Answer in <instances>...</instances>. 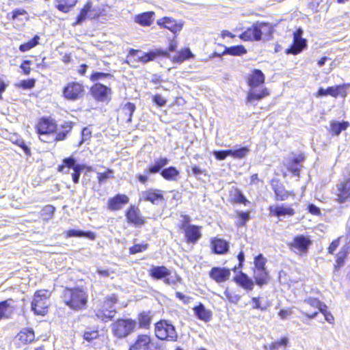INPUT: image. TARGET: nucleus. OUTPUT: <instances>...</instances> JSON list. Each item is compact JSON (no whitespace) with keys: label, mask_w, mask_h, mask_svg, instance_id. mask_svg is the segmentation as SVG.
<instances>
[{"label":"nucleus","mask_w":350,"mask_h":350,"mask_svg":"<svg viewBox=\"0 0 350 350\" xmlns=\"http://www.w3.org/2000/svg\"><path fill=\"white\" fill-rule=\"evenodd\" d=\"M265 77L259 69H254L248 77L250 90L246 103L253 104L255 100H260L269 94L268 90L263 86Z\"/></svg>","instance_id":"obj_1"},{"label":"nucleus","mask_w":350,"mask_h":350,"mask_svg":"<svg viewBox=\"0 0 350 350\" xmlns=\"http://www.w3.org/2000/svg\"><path fill=\"white\" fill-rule=\"evenodd\" d=\"M64 303L71 310L75 311L86 308L88 294L81 287L65 288L62 294Z\"/></svg>","instance_id":"obj_2"},{"label":"nucleus","mask_w":350,"mask_h":350,"mask_svg":"<svg viewBox=\"0 0 350 350\" xmlns=\"http://www.w3.org/2000/svg\"><path fill=\"white\" fill-rule=\"evenodd\" d=\"M170 162L167 157H160L154 159L153 165H150L144 170V172L148 174L160 173L161 176L166 180L175 181L179 176L180 172L174 166L164 168Z\"/></svg>","instance_id":"obj_3"},{"label":"nucleus","mask_w":350,"mask_h":350,"mask_svg":"<svg viewBox=\"0 0 350 350\" xmlns=\"http://www.w3.org/2000/svg\"><path fill=\"white\" fill-rule=\"evenodd\" d=\"M156 337L160 340L175 342L178 339L176 328L169 321L161 320L154 325Z\"/></svg>","instance_id":"obj_4"},{"label":"nucleus","mask_w":350,"mask_h":350,"mask_svg":"<svg viewBox=\"0 0 350 350\" xmlns=\"http://www.w3.org/2000/svg\"><path fill=\"white\" fill-rule=\"evenodd\" d=\"M105 12L103 5H94L91 1H88L81 10L74 25H80L87 18L90 20L98 18L100 16L105 15Z\"/></svg>","instance_id":"obj_5"},{"label":"nucleus","mask_w":350,"mask_h":350,"mask_svg":"<svg viewBox=\"0 0 350 350\" xmlns=\"http://www.w3.org/2000/svg\"><path fill=\"white\" fill-rule=\"evenodd\" d=\"M136 325V321L131 319H120L113 323L111 327L114 336L124 338L133 332Z\"/></svg>","instance_id":"obj_6"},{"label":"nucleus","mask_w":350,"mask_h":350,"mask_svg":"<svg viewBox=\"0 0 350 350\" xmlns=\"http://www.w3.org/2000/svg\"><path fill=\"white\" fill-rule=\"evenodd\" d=\"M49 294L46 290L37 291L31 302V310L35 314L44 316L48 312Z\"/></svg>","instance_id":"obj_7"},{"label":"nucleus","mask_w":350,"mask_h":350,"mask_svg":"<svg viewBox=\"0 0 350 350\" xmlns=\"http://www.w3.org/2000/svg\"><path fill=\"white\" fill-rule=\"evenodd\" d=\"M116 302L117 298L115 295L105 297L101 308L96 312V317L103 321L111 320L116 313L115 308Z\"/></svg>","instance_id":"obj_8"},{"label":"nucleus","mask_w":350,"mask_h":350,"mask_svg":"<svg viewBox=\"0 0 350 350\" xmlns=\"http://www.w3.org/2000/svg\"><path fill=\"white\" fill-rule=\"evenodd\" d=\"M149 275L154 280H163L167 285L175 284L176 281L171 275V271L163 265H152L148 270Z\"/></svg>","instance_id":"obj_9"},{"label":"nucleus","mask_w":350,"mask_h":350,"mask_svg":"<svg viewBox=\"0 0 350 350\" xmlns=\"http://www.w3.org/2000/svg\"><path fill=\"white\" fill-rule=\"evenodd\" d=\"M129 54V55L137 57L139 62L146 64L149 62L154 60L155 58L159 56H166L167 55V52L161 49H156L147 53L139 50L131 49Z\"/></svg>","instance_id":"obj_10"},{"label":"nucleus","mask_w":350,"mask_h":350,"mask_svg":"<svg viewBox=\"0 0 350 350\" xmlns=\"http://www.w3.org/2000/svg\"><path fill=\"white\" fill-rule=\"evenodd\" d=\"M90 92L94 98L98 102H108L111 99V88L100 83L93 85L90 88Z\"/></svg>","instance_id":"obj_11"},{"label":"nucleus","mask_w":350,"mask_h":350,"mask_svg":"<svg viewBox=\"0 0 350 350\" xmlns=\"http://www.w3.org/2000/svg\"><path fill=\"white\" fill-rule=\"evenodd\" d=\"M140 200L150 202L154 205H159L164 201L163 191L154 188H150L142 191L139 194Z\"/></svg>","instance_id":"obj_12"},{"label":"nucleus","mask_w":350,"mask_h":350,"mask_svg":"<svg viewBox=\"0 0 350 350\" xmlns=\"http://www.w3.org/2000/svg\"><path fill=\"white\" fill-rule=\"evenodd\" d=\"M83 86L77 82L68 83L63 90L64 97L71 100H75L80 98L83 95Z\"/></svg>","instance_id":"obj_13"},{"label":"nucleus","mask_w":350,"mask_h":350,"mask_svg":"<svg viewBox=\"0 0 350 350\" xmlns=\"http://www.w3.org/2000/svg\"><path fill=\"white\" fill-rule=\"evenodd\" d=\"M311 244L310 239L303 234L297 235L294 239L292 243H289L290 248L299 253H305L308 251L309 246Z\"/></svg>","instance_id":"obj_14"},{"label":"nucleus","mask_w":350,"mask_h":350,"mask_svg":"<svg viewBox=\"0 0 350 350\" xmlns=\"http://www.w3.org/2000/svg\"><path fill=\"white\" fill-rule=\"evenodd\" d=\"M336 195L340 203L345 202L350 197V174L343 181L337 184Z\"/></svg>","instance_id":"obj_15"},{"label":"nucleus","mask_w":350,"mask_h":350,"mask_svg":"<svg viewBox=\"0 0 350 350\" xmlns=\"http://www.w3.org/2000/svg\"><path fill=\"white\" fill-rule=\"evenodd\" d=\"M125 216L127 221L135 227H140L145 224V219L141 215L139 209L133 205L128 208Z\"/></svg>","instance_id":"obj_16"},{"label":"nucleus","mask_w":350,"mask_h":350,"mask_svg":"<svg viewBox=\"0 0 350 350\" xmlns=\"http://www.w3.org/2000/svg\"><path fill=\"white\" fill-rule=\"evenodd\" d=\"M271 187L274 191L275 200L278 201H285L289 196H295L293 191H287L278 180H272Z\"/></svg>","instance_id":"obj_17"},{"label":"nucleus","mask_w":350,"mask_h":350,"mask_svg":"<svg viewBox=\"0 0 350 350\" xmlns=\"http://www.w3.org/2000/svg\"><path fill=\"white\" fill-rule=\"evenodd\" d=\"M157 24L160 27L170 30L174 34L180 31L183 26V23L181 21L177 22L172 17H163L160 18L157 20Z\"/></svg>","instance_id":"obj_18"},{"label":"nucleus","mask_w":350,"mask_h":350,"mask_svg":"<svg viewBox=\"0 0 350 350\" xmlns=\"http://www.w3.org/2000/svg\"><path fill=\"white\" fill-rule=\"evenodd\" d=\"M268 210L271 215L278 217L286 216L291 217L295 213V210L291 206L286 204L269 206Z\"/></svg>","instance_id":"obj_19"},{"label":"nucleus","mask_w":350,"mask_h":350,"mask_svg":"<svg viewBox=\"0 0 350 350\" xmlns=\"http://www.w3.org/2000/svg\"><path fill=\"white\" fill-rule=\"evenodd\" d=\"M209 276L217 283L228 280L230 276V271L226 267H214L209 271Z\"/></svg>","instance_id":"obj_20"},{"label":"nucleus","mask_w":350,"mask_h":350,"mask_svg":"<svg viewBox=\"0 0 350 350\" xmlns=\"http://www.w3.org/2000/svg\"><path fill=\"white\" fill-rule=\"evenodd\" d=\"M129 201V197L125 194H117L110 198L107 201V208L112 211H118L122 208L123 206Z\"/></svg>","instance_id":"obj_21"},{"label":"nucleus","mask_w":350,"mask_h":350,"mask_svg":"<svg viewBox=\"0 0 350 350\" xmlns=\"http://www.w3.org/2000/svg\"><path fill=\"white\" fill-rule=\"evenodd\" d=\"M183 228L185 230L187 241L189 243H196L202 237L199 226L183 224Z\"/></svg>","instance_id":"obj_22"},{"label":"nucleus","mask_w":350,"mask_h":350,"mask_svg":"<svg viewBox=\"0 0 350 350\" xmlns=\"http://www.w3.org/2000/svg\"><path fill=\"white\" fill-rule=\"evenodd\" d=\"M14 300L8 299L0 301V321L2 319H10L12 317L16 310L13 306Z\"/></svg>","instance_id":"obj_23"},{"label":"nucleus","mask_w":350,"mask_h":350,"mask_svg":"<svg viewBox=\"0 0 350 350\" xmlns=\"http://www.w3.org/2000/svg\"><path fill=\"white\" fill-rule=\"evenodd\" d=\"M36 129L38 133H55L57 124L53 119L44 117L40 120Z\"/></svg>","instance_id":"obj_24"},{"label":"nucleus","mask_w":350,"mask_h":350,"mask_svg":"<svg viewBox=\"0 0 350 350\" xmlns=\"http://www.w3.org/2000/svg\"><path fill=\"white\" fill-rule=\"evenodd\" d=\"M234 282L247 291H252L254 287V282L246 273L240 271L234 277Z\"/></svg>","instance_id":"obj_25"},{"label":"nucleus","mask_w":350,"mask_h":350,"mask_svg":"<svg viewBox=\"0 0 350 350\" xmlns=\"http://www.w3.org/2000/svg\"><path fill=\"white\" fill-rule=\"evenodd\" d=\"M239 38L244 41H259L260 36L257 23L253 24L243 32Z\"/></svg>","instance_id":"obj_26"},{"label":"nucleus","mask_w":350,"mask_h":350,"mask_svg":"<svg viewBox=\"0 0 350 350\" xmlns=\"http://www.w3.org/2000/svg\"><path fill=\"white\" fill-rule=\"evenodd\" d=\"M212 250L217 254H225L229 250V243L224 239L214 238L211 239Z\"/></svg>","instance_id":"obj_27"},{"label":"nucleus","mask_w":350,"mask_h":350,"mask_svg":"<svg viewBox=\"0 0 350 350\" xmlns=\"http://www.w3.org/2000/svg\"><path fill=\"white\" fill-rule=\"evenodd\" d=\"M28 12L23 8H16L8 13L7 18L13 21H19L21 23L26 22L29 20Z\"/></svg>","instance_id":"obj_28"},{"label":"nucleus","mask_w":350,"mask_h":350,"mask_svg":"<svg viewBox=\"0 0 350 350\" xmlns=\"http://www.w3.org/2000/svg\"><path fill=\"white\" fill-rule=\"evenodd\" d=\"M16 338L23 345L29 344L35 339L34 331L31 327L23 328L17 334Z\"/></svg>","instance_id":"obj_29"},{"label":"nucleus","mask_w":350,"mask_h":350,"mask_svg":"<svg viewBox=\"0 0 350 350\" xmlns=\"http://www.w3.org/2000/svg\"><path fill=\"white\" fill-rule=\"evenodd\" d=\"M307 46V40L304 38L293 39V44L286 50L287 54L297 55Z\"/></svg>","instance_id":"obj_30"},{"label":"nucleus","mask_w":350,"mask_h":350,"mask_svg":"<svg viewBox=\"0 0 350 350\" xmlns=\"http://www.w3.org/2000/svg\"><path fill=\"white\" fill-rule=\"evenodd\" d=\"M151 342L150 337L146 334L139 335L133 345H132L129 350H142L146 349Z\"/></svg>","instance_id":"obj_31"},{"label":"nucleus","mask_w":350,"mask_h":350,"mask_svg":"<svg viewBox=\"0 0 350 350\" xmlns=\"http://www.w3.org/2000/svg\"><path fill=\"white\" fill-rule=\"evenodd\" d=\"M254 278L255 283L259 286H262L267 284L269 280V274L266 269H254Z\"/></svg>","instance_id":"obj_32"},{"label":"nucleus","mask_w":350,"mask_h":350,"mask_svg":"<svg viewBox=\"0 0 350 350\" xmlns=\"http://www.w3.org/2000/svg\"><path fill=\"white\" fill-rule=\"evenodd\" d=\"M154 12H146L135 16V22L142 26H150L153 22Z\"/></svg>","instance_id":"obj_33"},{"label":"nucleus","mask_w":350,"mask_h":350,"mask_svg":"<svg viewBox=\"0 0 350 350\" xmlns=\"http://www.w3.org/2000/svg\"><path fill=\"white\" fill-rule=\"evenodd\" d=\"M349 126L348 121L333 120L330 122V133L332 135H339L342 131H345Z\"/></svg>","instance_id":"obj_34"},{"label":"nucleus","mask_w":350,"mask_h":350,"mask_svg":"<svg viewBox=\"0 0 350 350\" xmlns=\"http://www.w3.org/2000/svg\"><path fill=\"white\" fill-rule=\"evenodd\" d=\"M195 315L202 321L208 322L211 320L212 313L210 310L205 308L202 304L195 306L193 308Z\"/></svg>","instance_id":"obj_35"},{"label":"nucleus","mask_w":350,"mask_h":350,"mask_svg":"<svg viewBox=\"0 0 350 350\" xmlns=\"http://www.w3.org/2000/svg\"><path fill=\"white\" fill-rule=\"evenodd\" d=\"M66 237H85L90 240H94L96 234L92 231L71 229L66 232Z\"/></svg>","instance_id":"obj_36"},{"label":"nucleus","mask_w":350,"mask_h":350,"mask_svg":"<svg viewBox=\"0 0 350 350\" xmlns=\"http://www.w3.org/2000/svg\"><path fill=\"white\" fill-rule=\"evenodd\" d=\"M77 2V0H55V6L60 12L68 13Z\"/></svg>","instance_id":"obj_37"},{"label":"nucleus","mask_w":350,"mask_h":350,"mask_svg":"<svg viewBox=\"0 0 350 350\" xmlns=\"http://www.w3.org/2000/svg\"><path fill=\"white\" fill-rule=\"evenodd\" d=\"M72 128V123L70 122H66L64 124L62 125V131H59L55 133L54 140L55 141H62L64 140L67 137L68 133L71 131Z\"/></svg>","instance_id":"obj_38"},{"label":"nucleus","mask_w":350,"mask_h":350,"mask_svg":"<svg viewBox=\"0 0 350 350\" xmlns=\"http://www.w3.org/2000/svg\"><path fill=\"white\" fill-rule=\"evenodd\" d=\"M257 24L259 29L260 40L262 39V36H265L267 39H268L273 33L272 26L269 23L264 22H257Z\"/></svg>","instance_id":"obj_39"},{"label":"nucleus","mask_w":350,"mask_h":350,"mask_svg":"<svg viewBox=\"0 0 350 350\" xmlns=\"http://www.w3.org/2000/svg\"><path fill=\"white\" fill-rule=\"evenodd\" d=\"M247 53V50L243 45H237L230 47H225L222 52L223 55H242Z\"/></svg>","instance_id":"obj_40"},{"label":"nucleus","mask_w":350,"mask_h":350,"mask_svg":"<svg viewBox=\"0 0 350 350\" xmlns=\"http://www.w3.org/2000/svg\"><path fill=\"white\" fill-rule=\"evenodd\" d=\"M62 165L58 166V171L63 172L64 169L66 167L68 168H71L72 170L75 169V167L81 166L82 164H79L77 163V160L73 157H69L65 158L62 161Z\"/></svg>","instance_id":"obj_41"},{"label":"nucleus","mask_w":350,"mask_h":350,"mask_svg":"<svg viewBox=\"0 0 350 350\" xmlns=\"http://www.w3.org/2000/svg\"><path fill=\"white\" fill-rule=\"evenodd\" d=\"M40 36L38 35H35L31 40L28 41L27 42H25L21 44L19 46V50L21 52H25L29 51L30 49L34 48L39 44Z\"/></svg>","instance_id":"obj_42"},{"label":"nucleus","mask_w":350,"mask_h":350,"mask_svg":"<svg viewBox=\"0 0 350 350\" xmlns=\"http://www.w3.org/2000/svg\"><path fill=\"white\" fill-rule=\"evenodd\" d=\"M151 317L148 312H142L138 315V323L141 328L148 329L150 327Z\"/></svg>","instance_id":"obj_43"},{"label":"nucleus","mask_w":350,"mask_h":350,"mask_svg":"<svg viewBox=\"0 0 350 350\" xmlns=\"http://www.w3.org/2000/svg\"><path fill=\"white\" fill-rule=\"evenodd\" d=\"M135 110V105L130 102L126 103L122 107V111L124 116L127 118L126 122H131L132 116Z\"/></svg>","instance_id":"obj_44"},{"label":"nucleus","mask_w":350,"mask_h":350,"mask_svg":"<svg viewBox=\"0 0 350 350\" xmlns=\"http://www.w3.org/2000/svg\"><path fill=\"white\" fill-rule=\"evenodd\" d=\"M230 150V156L238 159L244 158L250 152V149L246 146Z\"/></svg>","instance_id":"obj_45"},{"label":"nucleus","mask_w":350,"mask_h":350,"mask_svg":"<svg viewBox=\"0 0 350 350\" xmlns=\"http://www.w3.org/2000/svg\"><path fill=\"white\" fill-rule=\"evenodd\" d=\"M288 343L287 337H282L280 340L271 342L269 345V350H279L280 348L285 349Z\"/></svg>","instance_id":"obj_46"},{"label":"nucleus","mask_w":350,"mask_h":350,"mask_svg":"<svg viewBox=\"0 0 350 350\" xmlns=\"http://www.w3.org/2000/svg\"><path fill=\"white\" fill-rule=\"evenodd\" d=\"M193 56L191 51L189 49L187 48L184 49L183 51H181L178 53V54L175 56L174 61L177 62H183L185 60L189 59Z\"/></svg>","instance_id":"obj_47"},{"label":"nucleus","mask_w":350,"mask_h":350,"mask_svg":"<svg viewBox=\"0 0 350 350\" xmlns=\"http://www.w3.org/2000/svg\"><path fill=\"white\" fill-rule=\"evenodd\" d=\"M113 75L110 73H106L103 72H94L91 75L90 79L92 81H96L104 79H112Z\"/></svg>","instance_id":"obj_48"},{"label":"nucleus","mask_w":350,"mask_h":350,"mask_svg":"<svg viewBox=\"0 0 350 350\" xmlns=\"http://www.w3.org/2000/svg\"><path fill=\"white\" fill-rule=\"evenodd\" d=\"M267 259L262 254H259L254 258L255 269H265Z\"/></svg>","instance_id":"obj_49"},{"label":"nucleus","mask_w":350,"mask_h":350,"mask_svg":"<svg viewBox=\"0 0 350 350\" xmlns=\"http://www.w3.org/2000/svg\"><path fill=\"white\" fill-rule=\"evenodd\" d=\"M231 150H214L213 152V156L215 157L217 160L223 161L226 159L227 157L230 156Z\"/></svg>","instance_id":"obj_50"},{"label":"nucleus","mask_w":350,"mask_h":350,"mask_svg":"<svg viewBox=\"0 0 350 350\" xmlns=\"http://www.w3.org/2000/svg\"><path fill=\"white\" fill-rule=\"evenodd\" d=\"M234 200L240 204H243L246 205L248 202V200L246 199L243 193L238 189H236L232 194Z\"/></svg>","instance_id":"obj_51"},{"label":"nucleus","mask_w":350,"mask_h":350,"mask_svg":"<svg viewBox=\"0 0 350 350\" xmlns=\"http://www.w3.org/2000/svg\"><path fill=\"white\" fill-rule=\"evenodd\" d=\"M239 221L237 223V226H243L245 223L250 219V213L248 212L239 211L237 213Z\"/></svg>","instance_id":"obj_52"},{"label":"nucleus","mask_w":350,"mask_h":350,"mask_svg":"<svg viewBox=\"0 0 350 350\" xmlns=\"http://www.w3.org/2000/svg\"><path fill=\"white\" fill-rule=\"evenodd\" d=\"M224 295L226 297V298L228 299V300L230 302V303H232L234 304H237L240 299H241V296L234 293H232L230 292L228 288L226 289V291H224Z\"/></svg>","instance_id":"obj_53"},{"label":"nucleus","mask_w":350,"mask_h":350,"mask_svg":"<svg viewBox=\"0 0 350 350\" xmlns=\"http://www.w3.org/2000/svg\"><path fill=\"white\" fill-rule=\"evenodd\" d=\"M113 170L108 169L105 172L97 173V178L99 184H102L105 182L108 178L113 177Z\"/></svg>","instance_id":"obj_54"},{"label":"nucleus","mask_w":350,"mask_h":350,"mask_svg":"<svg viewBox=\"0 0 350 350\" xmlns=\"http://www.w3.org/2000/svg\"><path fill=\"white\" fill-rule=\"evenodd\" d=\"M36 84V81L33 79H29L27 80H22L17 85L18 87L22 88L24 90L32 89Z\"/></svg>","instance_id":"obj_55"},{"label":"nucleus","mask_w":350,"mask_h":350,"mask_svg":"<svg viewBox=\"0 0 350 350\" xmlns=\"http://www.w3.org/2000/svg\"><path fill=\"white\" fill-rule=\"evenodd\" d=\"M147 350H167L165 342L161 341L150 342Z\"/></svg>","instance_id":"obj_56"},{"label":"nucleus","mask_w":350,"mask_h":350,"mask_svg":"<svg viewBox=\"0 0 350 350\" xmlns=\"http://www.w3.org/2000/svg\"><path fill=\"white\" fill-rule=\"evenodd\" d=\"M148 245L145 244H135L133 246L129 248V253L131 254H135L139 252H144L148 249Z\"/></svg>","instance_id":"obj_57"},{"label":"nucleus","mask_w":350,"mask_h":350,"mask_svg":"<svg viewBox=\"0 0 350 350\" xmlns=\"http://www.w3.org/2000/svg\"><path fill=\"white\" fill-rule=\"evenodd\" d=\"M85 168V165H82L81 166L75 167V169L73 170L74 172L72 174V180L74 183L77 184L79 181V178L81 176V172Z\"/></svg>","instance_id":"obj_58"},{"label":"nucleus","mask_w":350,"mask_h":350,"mask_svg":"<svg viewBox=\"0 0 350 350\" xmlns=\"http://www.w3.org/2000/svg\"><path fill=\"white\" fill-rule=\"evenodd\" d=\"M288 170L295 176H299L300 166L295 163L291 162L287 166Z\"/></svg>","instance_id":"obj_59"},{"label":"nucleus","mask_w":350,"mask_h":350,"mask_svg":"<svg viewBox=\"0 0 350 350\" xmlns=\"http://www.w3.org/2000/svg\"><path fill=\"white\" fill-rule=\"evenodd\" d=\"M152 101L156 105L159 107H163L166 105L167 103L166 99L164 98L162 95L159 94H155L152 97Z\"/></svg>","instance_id":"obj_60"},{"label":"nucleus","mask_w":350,"mask_h":350,"mask_svg":"<svg viewBox=\"0 0 350 350\" xmlns=\"http://www.w3.org/2000/svg\"><path fill=\"white\" fill-rule=\"evenodd\" d=\"M39 134L40 139L46 143H49L52 140H54L55 133H38Z\"/></svg>","instance_id":"obj_61"},{"label":"nucleus","mask_w":350,"mask_h":350,"mask_svg":"<svg viewBox=\"0 0 350 350\" xmlns=\"http://www.w3.org/2000/svg\"><path fill=\"white\" fill-rule=\"evenodd\" d=\"M92 135L91 131L88 128L85 127L81 131V140L79 143V146L84 143L85 141L88 140Z\"/></svg>","instance_id":"obj_62"},{"label":"nucleus","mask_w":350,"mask_h":350,"mask_svg":"<svg viewBox=\"0 0 350 350\" xmlns=\"http://www.w3.org/2000/svg\"><path fill=\"white\" fill-rule=\"evenodd\" d=\"M98 336V333L97 331L85 332L83 334V338L88 342H91L92 340L96 338Z\"/></svg>","instance_id":"obj_63"},{"label":"nucleus","mask_w":350,"mask_h":350,"mask_svg":"<svg viewBox=\"0 0 350 350\" xmlns=\"http://www.w3.org/2000/svg\"><path fill=\"white\" fill-rule=\"evenodd\" d=\"M17 145L22 148V150L24 151L26 155L30 156L31 155V150L28 147V146L25 144L24 140L23 139H18L16 142Z\"/></svg>","instance_id":"obj_64"}]
</instances>
